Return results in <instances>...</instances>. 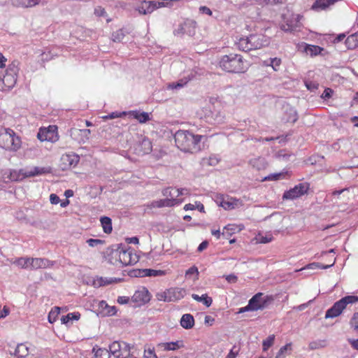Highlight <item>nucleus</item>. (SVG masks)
<instances>
[{"label": "nucleus", "instance_id": "4468645a", "mask_svg": "<svg viewBox=\"0 0 358 358\" xmlns=\"http://www.w3.org/2000/svg\"><path fill=\"white\" fill-rule=\"evenodd\" d=\"M53 262L45 258H32L31 269L45 268L53 266Z\"/></svg>", "mask_w": 358, "mask_h": 358}, {"label": "nucleus", "instance_id": "5fc2aeb1", "mask_svg": "<svg viewBox=\"0 0 358 358\" xmlns=\"http://www.w3.org/2000/svg\"><path fill=\"white\" fill-rule=\"evenodd\" d=\"M94 13L97 17H107V13L105 8L101 6H96L94 8Z\"/></svg>", "mask_w": 358, "mask_h": 358}, {"label": "nucleus", "instance_id": "c756f323", "mask_svg": "<svg viewBox=\"0 0 358 358\" xmlns=\"http://www.w3.org/2000/svg\"><path fill=\"white\" fill-rule=\"evenodd\" d=\"M250 164L258 171L265 169L267 167V163L264 157L251 159Z\"/></svg>", "mask_w": 358, "mask_h": 358}, {"label": "nucleus", "instance_id": "4d7b16f0", "mask_svg": "<svg viewBox=\"0 0 358 358\" xmlns=\"http://www.w3.org/2000/svg\"><path fill=\"white\" fill-rule=\"evenodd\" d=\"M281 65V59L279 58H273L270 62V66H271L274 71H278Z\"/></svg>", "mask_w": 358, "mask_h": 358}, {"label": "nucleus", "instance_id": "052dcab7", "mask_svg": "<svg viewBox=\"0 0 358 358\" xmlns=\"http://www.w3.org/2000/svg\"><path fill=\"white\" fill-rule=\"evenodd\" d=\"M194 274H196V275H199L198 268L196 266H191L187 270L185 273V275L187 276H190Z\"/></svg>", "mask_w": 358, "mask_h": 358}, {"label": "nucleus", "instance_id": "b1692460", "mask_svg": "<svg viewBox=\"0 0 358 358\" xmlns=\"http://www.w3.org/2000/svg\"><path fill=\"white\" fill-rule=\"evenodd\" d=\"M122 345L119 341H114L109 345L108 352L110 356L112 355L115 358H120L122 353Z\"/></svg>", "mask_w": 358, "mask_h": 358}, {"label": "nucleus", "instance_id": "9b49d317", "mask_svg": "<svg viewBox=\"0 0 358 358\" xmlns=\"http://www.w3.org/2000/svg\"><path fill=\"white\" fill-rule=\"evenodd\" d=\"M79 161L80 157L74 152L64 154L61 157L62 169L66 170L72 167H75L77 166Z\"/></svg>", "mask_w": 358, "mask_h": 358}, {"label": "nucleus", "instance_id": "7c9ffc66", "mask_svg": "<svg viewBox=\"0 0 358 358\" xmlns=\"http://www.w3.org/2000/svg\"><path fill=\"white\" fill-rule=\"evenodd\" d=\"M8 132L12 135L10 144L12 151H17L21 147V139L13 129L8 128Z\"/></svg>", "mask_w": 358, "mask_h": 358}, {"label": "nucleus", "instance_id": "2f4dec72", "mask_svg": "<svg viewBox=\"0 0 358 358\" xmlns=\"http://www.w3.org/2000/svg\"><path fill=\"white\" fill-rule=\"evenodd\" d=\"M192 297L196 301L202 302L206 307H210L213 303L211 297L208 296L207 294H203L201 296L193 294Z\"/></svg>", "mask_w": 358, "mask_h": 358}, {"label": "nucleus", "instance_id": "58836bf2", "mask_svg": "<svg viewBox=\"0 0 358 358\" xmlns=\"http://www.w3.org/2000/svg\"><path fill=\"white\" fill-rule=\"evenodd\" d=\"M52 135H53V133L51 132L50 131H47L45 132H44L43 131H42L41 129H40L39 132L37 134V137L41 141H53V137H52Z\"/></svg>", "mask_w": 358, "mask_h": 358}, {"label": "nucleus", "instance_id": "4c0bfd02", "mask_svg": "<svg viewBox=\"0 0 358 358\" xmlns=\"http://www.w3.org/2000/svg\"><path fill=\"white\" fill-rule=\"evenodd\" d=\"M194 209H198L201 213H205L204 206L200 201H196L195 204L187 203L184 206V210H192Z\"/></svg>", "mask_w": 358, "mask_h": 358}, {"label": "nucleus", "instance_id": "9d476101", "mask_svg": "<svg viewBox=\"0 0 358 358\" xmlns=\"http://www.w3.org/2000/svg\"><path fill=\"white\" fill-rule=\"evenodd\" d=\"M186 294L184 288L174 287L164 292V301H176L182 299Z\"/></svg>", "mask_w": 358, "mask_h": 358}, {"label": "nucleus", "instance_id": "6e6552de", "mask_svg": "<svg viewBox=\"0 0 358 358\" xmlns=\"http://www.w3.org/2000/svg\"><path fill=\"white\" fill-rule=\"evenodd\" d=\"M151 294L148 289L142 287L141 289L136 290L131 297V301L136 303L137 306H141L150 301Z\"/></svg>", "mask_w": 358, "mask_h": 358}, {"label": "nucleus", "instance_id": "a19ab883", "mask_svg": "<svg viewBox=\"0 0 358 358\" xmlns=\"http://www.w3.org/2000/svg\"><path fill=\"white\" fill-rule=\"evenodd\" d=\"M235 225L229 224L224 227L222 236L225 238H229V236H232L235 233Z\"/></svg>", "mask_w": 358, "mask_h": 358}, {"label": "nucleus", "instance_id": "603ef678", "mask_svg": "<svg viewBox=\"0 0 358 358\" xmlns=\"http://www.w3.org/2000/svg\"><path fill=\"white\" fill-rule=\"evenodd\" d=\"M254 301H255V299L249 300L248 305L245 307L239 308L238 313H245L246 311H254L255 308L252 307V305H253L252 303H254Z\"/></svg>", "mask_w": 358, "mask_h": 358}, {"label": "nucleus", "instance_id": "a211bd4d", "mask_svg": "<svg viewBox=\"0 0 358 358\" xmlns=\"http://www.w3.org/2000/svg\"><path fill=\"white\" fill-rule=\"evenodd\" d=\"M17 79V76L11 75V74L5 73V74L2 78V82L4 85L5 88H3L2 90H11L16 84Z\"/></svg>", "mask_w": 358, "mask_h": 358}, {"label": "nucleus", "instance_id": "de8ad7c7", "mask_svg": "<svg viewBox=\"0 0 358 358\" xmlns=\"http://www.w3.org/2000/svg\"><path fill=\"white\" fill-rule=\"evenodd\" d=\"M287 350H291V344H287L282 347L276 355L275 358H285Z\"/></svg>", "mask_w": 358, "mask_h": 358}, {"label": "nucleus", "instance_id": "c03bdc74", "mask_svg": "<svg viewBox=\"0 0 358 358\" xmlns=\"http://www.w3.org/2000/svg\"><path fill=\"white\" fill-rule=\"evenodd\" d=\"M125 34L122 29H118L112 34V38L114 42H121Z\"/></svg>", "mask_w": 358, "mask_h": 358}, {"label": "nucleus", "instance_id": "c85d7f7f", "mask_svg": "<svg viewBox=\"0 0 358 358\" xmlns=\"http://www.w3.org/2000/svg\"><path fill=\"white\" fill-rule=\"evenodd\" d=\"M134 119H136L140 123H145L150 120L149 113L146 112H139L137 110L129 113Z\"/></svg>", "mask_w": 358, "mask_h": 358}, {"label": "nucleus", "instance_id": "ddd939ff", "mask_svg": "<svg viewBox=\"0 0 358 358\" xmlns=\"http://www.w3.org/2000/svg\"><path fill=\"white\" fill-rule=\"evenodd\" d=\"M252 307L255 310H262L267 306L268 302V295H264L263 293L259 292L255 294L250 300H254Z\"/></svg>", "mask_w": 358, "mask_h": 358}, {"label": "nucleus", "instance_id": "20e7f679", "mask_svg": "<svg viewBox=\"0 0 358 358\" xmlns=\"http://www.w3.org/2000/svg\"><path fill=\"white\" fill-rule=\"evenodd\" d=\"M358 302V296L349 295L343 297L327 310L325 318H334L339 316L348 304H353Z\"/></svg>", "mask_w": 358, "mask_h": 358}, {"label": "nucleus", "instance_id": "8fccbe9b", "mask_svg": "<svg viewBox=\"0 0 358 358\" xmlns=\"http://www.w3.org/2000/svg\"><path fill=\"white\" fill-rule=\"evenodd\" d=\"M126 115H127L126 112L115 111V112H112L111 113H110L106 116H103V118L108 120V119H113V118H116V117H124Z\"/></svg>", "mask_w": 358, "mask_h": 358}, {"label": "nucleus", "instance_id": "e433bc0d", "mask_svg": "<svg viewBox=\"0 0 358 358\" xmlns=\"http://www.w3.org/2000/svg\"><path fill=\"white\" fill-rule=\"evenodd\" d=\"M129 275L131 278H143L147 275V268H136L129 272Z\"/></svg>", "mask_w": 358, "mask_h": 358}, {"label": "nucleus", "instance_id": "393cba45", "mask_svg": "<svg viewBox=\"0 0 358 358\" xmlns=\"http://www.w3.org/2000/svg\"><path fill=\"white\" fill-rule=\"evenodd\" d=\"M11 3L15 7L29 8L38 3V0H10Z\"/></svg>", "mask_w": 358, "mask_h": 358}, {"label": "nucleus", "instance_id": "49530a36", "mask_svg": "<svg viewBox=\"0 0 358 358\" xmlns=\"http://www.w3.org/2000/svg\"><path fill=\"white\" fill-rule=\"evenodd\" d=\"M166 274V271L163 270H155L152 268H147L146 277H156L162 276Z\"/></svg>", "mask_w": 358, "mask_h": 358}, {"label": "nucleus", "instance_id": "864d4df0", "mask_svg": "<svg viewBox=\"0 0 358 358\" xmlns=\"http://www.w3.org/2000/svg\"><path fill=\"white\" fill-rule=\"evenodd\" d=\"M287 172H280L278 173L270 174V180H282L286 178Z\"/></svg>", "mask_w": 358, "mask_h": 358}, {"label": "nucleus", "instance_id": "3c124183", "mask_svg": "<svg viewBox=\"0 0 358 358\" xmlns=\"http://www.w3.org/2000/svg\"><path fill=\"white\" fill-rule=\"evenodd\" d=\"M254 301H255V299L249 300L248 305L245 307L239 308L238 313H245L246 311H254L255 308L252 307V305H253L252 303H254Z\"/></svg>", "mask_w": 358, "mask_h": 358}, {"label": "nucleus", "instance_id": "bf43d9fd", "mask_svg": "<svg viewBox=\"0 0 358 358\" xmlns=\"http://www.w3.org/2000/svg\"><path fill=\"white\" fill-rule=\"evenodd\" d=\"M99 286L108 285H110L115 282V280H113V278L108 279L107 278H103V277H101L99 278Z\"/></svg>", "mask_w": 358, "mask_h": 358}, {"label": "nucleus", "instance_id": "f704fd0d", "mask_svg": "<svg viewBox=\"0 0 358 358\" xmlns=\"http://www.w3.org/2000/svg\"><path fill=\"white\" fill-rule=\"evenodd\" d=\"M31 260L32 258L20 257L14 262V264L22 268H31Z\"/></svg>", "mask_w": 358, "mask_h": 358}, {"label": "nucleus", "instance_id": "4be33fe9", "mask_svg": "<svg viewBox=\"0 0 358 358\" xmlns=\"http://www.w3.org/2000/svg\"><path fill=\"white\" fill-rule=\"evenodd\" d=\"M180 325L185 329H190L194 326V318L189 313L184 314L180 319Z\"/></svg>", "mask_w": 358, "mask_h": 358}, {"label": "nucleus", "instance_id": "412c9836", "mask_svg": "<svg viewBox=\"0 0 358 358\" xmlns=\"http://www.w3.org/2000/svg\"><path fill=\"white\" fill-rule=\"evenodd\" d=\"M158 346L163 348L164 350H176L184 347L183 341H176L167 343H161Z\"/></svg>", "mask_w": 358, "mask_h": 358}, {"label": "nucleus", "instance_id": "79ce46f5", "mask_svg": "<svg viewBox=\"0 0 358 358\" xmlns=\"http://www.w3.org/2000/svg\"><path fill=\"white\" fill-rule=\"evenodd\" d=\"M350 326L351 329L358 334V312L352 315L350 320Z\"/></svg>", "mask_w": 358, "mask_h": 358}, {"label": "nucleus", "instance_id": "a18cd8bd", "mask_svg": "<svg viewBox=\"0 0 358 358\" xmlns=\"http://www.w3.org/2000/svg\"><path fill=\"white\" fill-rule=\"evenodd\" d=\"M174 0H162V1H156L157 9L162 7L172 8L176 3Z\"/></svg>", "mask_w": 358, "mask_h": 358}, {"label": "nucleus", "instance_id": "6e6d98bb", "mask_svg": "<svg viewBox=\"0 0 358 358\" xmlns=\"http://www.w3.org/2000/svg\"><path fill=\"white\" fill-rule=\"evenodd\" d=\"M89 246L90 247H95L98 245L103 244L105 243V241L101 239H94V238H89L86 241Z\"/></svg>", "mask_w": 358, "mask_h": 358}, {"label": "nucleus", "instance_id": "423d86ee", "mask_svg": "<svg viewBox=\"0 0 358 358\" xmlns=\"http://www.w3.org/2000/svg\"><path fill=\"white\" fill-rule=\"evenodd\" d=\"M309 189V184L307 182L299 183L293 188L285 192L283 194V199H294L299 198L307 193Z\"/></svg>", "mask_w": 358, "mask_h": 358}, {"label": "nucleus", "instance_id": "0eeeda50", "mask_svg": "<svg viewBox=\"0 0 358 358\" xmlns=\"http://www.w3.org/2000/svg\"><path fill=\"white\" fill-rule=\"evenodd\" d=\"M282 121L284 123H295L298 120V114L293 106L289 103H285L282 107Z\"/></svg>", "mask_w": 358, "mask_h": 358}, {"label": "nucleus", "instance_id": "72a5a7b5", "mask_svg": "<svg viewBox=\"0 0 358 358\" xmlns=\"http://www.w3.org/2000/svg\"><path fill=\"white\" fill-rule=\"evenodd\" d=\"M328 262H329L328 264H324L322 263H312V264H309L308 265V268H312V269L313 268L327 269V268H330L331 266H332L335 264L336 259L332 257L330 260H328Z\"/></svg>", "mask_w": 358, "mask_h": 358}, {"label": "nucleus", "instance_id": "39448f33", "mask_svg": "<svg viewBox=\"0 0 358 358\" xmlns=\"http://www.w3.org/2000/svg\"><path fill=\"white\" fill-rule=\"evenodd\" d=\"M260 38L255 34H250L247 37H241L236 43L237 48L244 52H248L252 50L259 49L264 45L259 42Z\"/></svg>", "mask_w": 358, "mask_h": 358}, {"label": "nucleus", "instance_id": "c9c22d12", "mask_svg": "<svg viewBox=\"0 0 358 358\" xmlns=\"http://www.w3.org/2000/svg\"><path fill=\"white\" fill-rule=\"evenodd\" d=\"M19 62L14 60L10 64L8 65L6 70V73L17 76L19 72Z\"/></svg>", "mask_w": 358, "mask_h": 358}, {"label": "nucleus", "instance_id": "09e8293b", "mask_svg": "<svg viewBox=\"0 0 358 358\" xmlns=\"http://www.w3.org/2000/svg\"><path fill=\"white\" fill-rule=\"evenodd\" d=\"M163 196H166V198L170 197V199H175L174 197H176V194L175 193V189L172 187H167L163 189L162 191Z\"/></svg>", "mask_w": 358, "mask_h": 358}, {"label": "nucleus", "instance_id": "13d9d810", "mask_svg": "<svg viewBox=\"0 0 358 358\" xmlns=\"http://www.w3.org/2000/svg\"><path fill=\"white\" fill-rule=\"evenodd\" d=\"M143 357L144 358H158L155 354L154 348L145 350Z\"/></svg>", "mask_w": 358, "mask_h": 358}, {"label": "nucleus", "instance_id": "6ab92c4d", "mask_svg": "<svg viewBox=\"0 0 358 358\" xmlns=\"http://www.w3.org/2000/svg\"><path fill=\"white\" fill-rule=\"evenodd\" d=\"M302 46L303 47V52L310 57H315L320 55L324 50L323 48L315 45L304 43Z\"/></svg>", "mask_w": 358, "mask_h": 358}, {"label": "nucleus", "instance_id": "7ed1b4c3", "mask_svg": "<svg viewBox=\"0 0 358 358\" xmlns=\"http://www.w3.org/2000/svg\"><path fill=\"white\" fill-rule=\"evenodd\" d=\"M130 248H127L125 245L122 243L113 245L106 250V254L109 257V262L113 264L112 259L117 258L118 256V262L123 266L132 264L136 260L132 259V252L129 251Z\"/></svg>", "mask_w": 358, "mask_h": 358}, {"label": "nucleus", "instance_id": "ea45409f", "mask_svg": "<svg viewBox=\"0 0 358 358\" xmlns=\"http://www.w3.org/2000/svg\"><path fill=\"white\" fill-rule=\"evenodd\" d=\"M60 313V308L55 306L51 311L48 313V320L50 324L54 323Z\"/></svg>", "mask_w": 358, "mask_h": 358}, {"label": "nucleus", "instance_id": "dca6fc26", "mask_svg": "<svg viewBox=\"0 0 358 358\" xmlns=\"http://www.w3.org/2000/svg\"><path fill=\"white\" fill-rule=\"evenodd\" d=\"M136 150L139 155H144L150 153L152 150V144L151 141L148 138L144 137L139 143Z\"/></svg>", "mask_w": 358, "mask_h": 358}, {"label": "nucleus", "instance_id": "473e14b6", "mask_svg": "<svg viewBox=\"0 0 358 358\" xmlns=\"http://www.w3.org/2000/svg\"><path fill=\"white\" fill-rule=\"evenodd\" d=\"M80 317V314L78 312L69 313L66 315H63L61 318V322L64 324L68 325L69 322L73 320H78Z\"/></svg>", "mask_w": 358, "mask_h": 358}, {"label": "nucleus", "instance_id": "f3484780", "mask_svg": "<svg viewBox=\"0 0 358 358\" xmlns=\"http://www.w3.org/2000/svg\"><path fill=\"white\" fill-rule=\"evenodd\" d=\"M99 308L101 310L103 316H113L117 313V309L116 306H110L106 301H101L99 303Z\"/></svg>", "mask_w": 358, "mask_h": 358}, {"label": "nucleus", "instance_id": "680f3d73", "mask_svg": "<svg viewBox=\"0 0 358 358\" xmlns=\"http://www.w3.org/2000/svg\"><path fill=\"white\" fill-rule=\"evenodd\" d=\"M186 84V82H183L182 80H179L176 83H173L169 85V88L171 89H180L182 88Z\"/></svg>", "mask_w": 358, "mask_h": 358}, {"label": "nucleus", "instance_id": "bb28decb", "mask_svg": "<svg viewBox=\"0 0 358 358\" xmlns=\"http://www.w3.org/2000/svg\"><path fill=\"white\" fill-rule=\"evenodd\" d=\"M92 353L94 355V358H110V352L108 349L99 348L97 345L93 347Z\"/></svg>", "mask_w": 358, "mask_h": 358}, {"label": "nucleus", "instance_id": "5701e85b", "mask_svg": "<svg viewBox=\"0 0 358 358\" xmlns=\"http://www.w3.org/2000/svg\"><path fill=\"white\" fill-rule=\"evenodd\" d=\"M217 202H219L220 206L224 208L225 210H231L238 206L239 201L233 198L225 200L223 197H221L220 201H217Z\"/></svg>", "mask_w": 358, "mask_h": 358}, {"label": "nucleus", "instance_id": "69168bd1", "mask_svg": "<svg viewBox=\"0 0 358 358\" xmlns=\"http://www.w3.org/2000/svg\"><path fill=\"white\" fill-rule=\"evenodd\" d=\"M199 12L202 14H206L208 15H212V10L206 6H201L199 7Z\"/></svg>", "mask_w": 358, "mask_h": 358}, {"label": "nucleus", "instance_id": "37998d69", "mask_svg": "<svg viewBox=\"0 0 358 358\" xmlns=\"http://www.w3.org/2000/svg\"><path fill=\"white\" fill-rule=\"evenodd\" d=\"M345 44L350 49H353L358 45L357 36L351 35L348 36L345 40Z\"/></svg>", "mask_w": 358, "mask_h": 358}, {"label": "nucleus", "instance_id": "a878e982", "mask_svg": "<svg viewBox=\"0 0 358 358\" xmlns=\"http://www.w3.org/2000/svg\"><path fill=\"white\" fill-rule=\"evenodd\" d=\"M29 350L26 345L23 343L18 344L14 352H10V355H15L17 358H24L28 355Z\"/></svg>", "mask_w": 358, "mask_h": 358}, {"label": "nucleus", "instance_id": "aec40b11", "mask_svg": "<svg viewBox=\"0 0 358 358\" xmlns=\"http://www.w3.org/2000/svg\"><path fill=\"white\" fill-rule=\"evenodd\" d=\"M12 135L8 132V128L5 129V133L0 135L1 146L5 150L12 151L11 144Z\"/></svg>", "mask_w": 358, "mask_h": 358}, {"label": "nucleus", "instance_id": "338daca9", "mask_svg": "<svg viewBox=\"0 0 358 358\" xmlns=\"http://www.w3.org/2000/svg\"><path fill=\"white\" fill-rule=\"evenodd\" d=\"M236 347L234 345L232 349L229 351V354L227 356V358H236L238 355V350H235Z\"/></svg>", "mask_w": 358, "mask_h": 358}, {"label": "nucleus", "instance_id": "774afa93", "mask_svg": "<svg viewBox=\"0 0 358 358\" xmlns=\"http://www.w3.org/2000/svg\"><path fill=\"white\" fill-rule=\"evenodd\" d=\"M348 342L350 344L351 347L358 351V338L357 339H348Z\"/></svg>", "mask_w": 358, "mask_h": 358}, {"label": "nucleus", "instance_id": "2eb2a0df", "mask_svg": "<svg viewBox=\"0 0 358 358\" xmlns=\"http://www.w3.org/2000/svg\"><path fill=\"white\" fill-rule=\"evenodd\" d=\"M182 202V199L166 198L164 199H160L159 201H155L152 203V206L156 208L172 207L178 206Z\"/></svg>", "mask_w": 358, "mask_h": 358}, {"label": "nucleus", "instance_id": "e2e57ef3", "mask_svg": "<svg viewBox=\"0 0 358 358\" xmlns=\"http://www.w3.org/2000/svg\"><path fill=\"white\" fill-rule=\"evenodd\" d=\"M71 134L73 132H79L81 135L85 136V137H87L88 135L90 134V130L88 129H71Z\"/></svg>", "mask_w": 358, "mask_h": 358}, {"label": "nucleus", "instance_id": "1a4fd4ad", "mask_svg": "<svg viewBox=\"0 0 358 358\" xmlns=\"http://www.w3.org/2000/svg\"><path fill=\"white\" fill-rule=\"evenodd\" d=\"M52 171V170L50 166H46V167L35 166L30 171L20 169L19 171V177L21 176L20 179L22 180V179H24L26 178L51 173Z\"/></svg>", "mask_w": 358, "mask_h": 358}, {"label": "nucleus", "instance_id": "cd10ccee", "mask_svg": "<svg viewBox=\"0 0 358 358\" xmlns=\"http://www.w3.org/2000/svg\"><path fill=\"white\" fill-rule=\"evenodd\" d=\"M101 224L103 227V231L106 234H110L113 230L112 220L107 216H103L100 218Z\"/></svg>", "mask_w": 358, "mask_h": 358}, {"label": "nucleus", "instance_id": "f257e3e1", "mask_svg": "<svg viewBox=\"0 0 358 358\" xmlns=\"http://www.w3.org/2000/svg\"><path fill=\"white\" fill-rule=\"evenodd\" d=\"M207 140L205 135L194 134L187 130H179L176 132L174 139L176 146L184 152L196 153L203 148L202 139Z\"/></svg>", "mask_w": 358, "mask_h": 358}, {"label": "nucleus", "instance_id": "0e129e2a", "mask_svg": "<svg viewBox=\"0 0 358 358\" xmlns=\"http://www.w3.org/2000/svg\"><path fill=\"white\" fill-rule=\"evenodd\" d=\"M333 92H333V90H332L331 89H330V88H326V89L324 90V92H323V93H322V94L321 97H322V99H329V98L331 96V95H332Z\"/></svg>", "mask_w": 358, "mask_h": 358}, {"label": "nucleus", "instance_id": "f03ea898", "mask_svg": "<svg viewBox=\"0 0 358 358\" xmlns=\"http://www.w3.org/2000/svg\"><path fill=\"white\" fill-rule=\"evenodd\" d=\"M219 66L228 73H241L247 70L248 64L242 55L231 52L221 57Z\"/></svg>", "mask_w": 358, "mask_h": 358}, {"label": "nucleus", "instance_id": "f8f14e48", "mask_svg": "<svg viewBox=\"0 0 358 358\" xmlns=\"http://www.w3.org/2000/svg\"><path fill=\"white\" fill-rule=\"evenodd\" d=\"M135 9L140 15L150 14L157 9L156 1L143 0L136 7Z\"/></svg>", "mask_w": 358, "mask_h": 358}]
</instances>
